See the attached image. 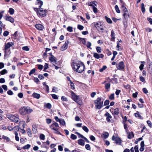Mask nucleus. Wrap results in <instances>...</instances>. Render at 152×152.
<instances>
[{
    "label": "nucleus",
    "instance_id": "2",
    "mask_svg": "<svg viewBox=\"0 0 152 152\" xmlns=\"http://www.w3.org/2000/svg\"><path fill=\"white\" fill-rule=\"evenodd\" d=\"M71 95L72 99L77 104L81 105L82 104V102L79 98V96L77 95L73 91L71 92Z\"/></svg>",
    "mask_w": 152,
    "mask_h": 152
},
{
    "label": "nucleus",
    "instance_id": "15",
    "mask_svg": "<svg viewBox=\"0 0 152 152\" xmlns=\"http://www.w3.org/2000/svg\"><path fill=\"white\" fill-rule=\"evenodd\" d=\"M35 27L37 29L39 30H42L44 28L43 26L41 24H36Z\"/></svg>",
    "mask_w": 152,
    "mask_h": 152
},
{
    "label": "nucleus",
    "instance_id": "34",
    "mask_svg": "<svg viewBox=\"0 0 152 152\" xmlns=\"http://www.w3.org/2000/svg\"><path fill=\"white\" fill-rule=\"evenodd\" d=\"M15 140L18 141L19 140V137L18 136V134L17 132H15Z\"/></svg>",
    "mask_w": 152,
    "mask_h": 152
},
{
    "label": "nucleus",
    "instance_id": "18",
    "mask_svg": "<svg viewBox=\"0 0 152 152\" xmlns=\"http://www.w3.org/2000/svg\"><path fill=\"white\" fill-rule=\"evenodd\" d=\"M78 144L82 146H84L85 145V141L82 139H80L78 140Z\"/></svg>",
    "mask_w": 152,
    "mask_h": 152
},
{
    "label": "nucleus",
    "instance_id": "63",
    "mask_svg": "<svg viewBox=\"0 0 152 152\" xmlns=\"http://www.w3.org/2000/svg\"><path fill=\"white\" fill-rule=\"evenodd\" d=\"M134 149L135 152H139L138 145H136L134 147Z\"/></svg>",
    "mask_w": 152,
    "mask_h": 152
},
{
    "label": "nucleus",
    "instance_id": "26",
    "mask_svg": "<svg viewBox=\"0 0 152 152\" xmlns=\"http://www.w3.org/2000/svg\"><path fill=\"white\" fill-rule=\"evenodd\" d=\"M134 114L136 117H138L139 119H143V118L139 114V112L138 111H137V113H135Z\"/></svg>",
    "mask_w": 152,
    "mask_h": 152
},
{
    "label": "nucleus",
    "instance_id": "10",
    "mask_svg": "<svg viewBox=\"0 0 152 152\" xmlns=\"http://www.w3.org/2000/svg\"><path fill=\"white\" fill-rule=\"evenodd\" d=\"M13 45L12 42H9L7 44H5L4 47V50H7L8 49L10 48Z\"/></svg>",
    "mask_w": 152,
    "mask_h": 152
},
{
    "label": "nucleus",
    "instance_id": "55",
    "mask_svg": "<svg viewBox=\"0 0 152 152\" xmlns=\"http://www.w3.org/2000/svg\"><path fill=\"white\" fill-rule=\"evenodd\" d=\"M22 49L26 51H28L29 50V48L27 46L23 47L22 48Z\"/></svg>",
    "mask_w": 152,
    "mask_h": 152
},
{
    "label": "nucleus",
    "instance_id": "62",
    "mask_svg": "<svg viewBox=\"0 0 152 152\" xmlns=\"http://www.w3.org/2000/svg\"><path fill=\"white\" fill-rule=\"evenodd\" d=\"M83 26L81 25H78L77 26V28L80 30H83Z\"/></svg>",
    "mask_w": 152,
    "mask_h": 152
},
{
    "label": "nucleus",
    "instance_id": "57",
    "mask_svg": "<svg viewBox=\"0 0 152 152\" xmlns=\"http://www.w3.org/2000/svg\"><path fill=\"white\" fill-rule=\"evenodd\" d=\"M46 107L47 108L49 109H50L52 107V106L50 103H48L46 104Z\"/></svg>",
    "mask_w": 152,
    "mask_h": 152
},
{
    "label": "nucleus",
    "instance_id": "31",
    "mask_svg": "<svg viewBox=\"0 0 152 152\" xmlns=\"http://www.w3.org/2000/svg\"><path fill=\"white\" fill-rule=\"evenodd\" d=\"M14 10L13 8H10L9 9V12L10 15H12L14 13Z\"/></svg>",
    "mask_w": 152,
    "mask_h": 152
},
{
    "label": "nucleus",
    "instance_id": "5",
    "mask_svg": "<svg viewBox=\"0 0 152 152\" xmlns=\"http://www.w3.org/2000/svg\"><path fill=\"white\" fill-rule=\"evenodd\" d=\"M94 25L99 31L101 32H103V26L100 23L95 22L94 23Z\"/></svg>",
    "mask_w": 152,
    "mask_h": 152
},
{
    "label": "nucleus",
    "instance_id": "29",
    "mask_svg": "<svg viewBox=\"0 0 152 152\" xmlns=\"http://www.w3.org/2000/svg\"><path fill=\"white\" fill-rule=\"evenodd\" d=\"M141 8L142 12L143 13H144L145 12V9L144 7V4L143 3H142L141 4Z\"/></svg>",
    "mask_w": 152,
    "mask_h": 152
},
{
    "label": "nucleus",
    "instance_id": "6",
    "mask_svg": "<svg viewBox=\"0 0 152 152\" xmlns=\"http://www.w3.org/2000/svg\"><path fill=\"white\" fill-rule=\"evenodd\" d=\"M116 65L118 69L119 70H122L124 67V63L123 61H121L116 64Z\"/></svg>",
    "mask_w": 152,
    "mask_h": 152
},
{
    "label": "nucleus",
    "instance_id": "51",
    "mask_svg": "<svg viewBox=\"0 0 152 152\" xmlns=\"http://www.w3.org/2000/svg\"><path fill=\"white\" fill-rule=\"evenodd\" d=\"M92 8L95 14L97 13L98 12V10L97 8L94 6H93Z\"/></svg>",
    "mask_w": 152,
    "mask_h": 152
},
{
    "label": "nucleus",
    "instance_id": "17",
    "mask_svg": "<svg viewBox=\"0 0 152 152\" xmlns=\"http://www.w3.org/2000/svg\"><path fill=\"white\" fill-rule=\"evenodd\" d=\"M49 60L52 62L54 63L56 62L57 58L55 57L54 56H52V57H50L49 58Z\"/></svg>",
    "mask_w": 152,
    "mask_h": 152
},
{
    "label": "nucleus",
    "instance_id": "22",
    "mask_svg": "<svg viewBox=\"0 0 152 152\" xmlns=\"http://www.w3.org/2000/svg\"><path fill=\"white\" fill-rule=\"evenodd\" d=\"M14 119V120L12 121L14 122L17 123L20 122V120L19 118L18 115L17 114L16 115L15 118Z\"/></svg>",
    "mask_w": 152,
    "mask_h": 152
},
{
    "label": "nucleus",
    "instance_id": "40",
    "mask_svg": "<svg viewBox=\"0 0 152 152\" xmlns=\"http://www.w3.org/2000/svg\"><path fill=\"white\" fill-rule=\"evenodd\" d=\"M109 99L111 100H113L114 99V93L111 94L109 97Z\"/></svg>",
    "mask_w": 152,
    "mask_h": 152
},
{
    "label": "nucleus",
    "instance_id": "33",
    "mask_svg": "<svg viewBox=\"0 0 152 152\" xmlns=\"http://www.w3.org/2000/svg\"><path fill=\"white\" fill-rule=\"evenodd\" d=\"M75 134H77L78 135V137L79 138L81 137L83 139L85 137H84L83 135L80 134L79 133L77 132H75Z\"/></svg>",
    "mask_w": 152,
    "mask_h": 152
},
{
    "label": "nucleus",
    "instance_id": "23",
    "mask_svg": "<svg viewBox=\"0 0 152 152\" xmlns=\"http://www.w3.org/2000/svg\"><path fill=\"white\" fill-rule=\"evenodd\" d=\"M32 96L34 98L37 99H39L40 97V95L39 94L34 92Z\"/></svg>",
    "mask_w": 152,
    "mask_h": 152
},
{
    "label": "nucleus",
    "instance_id": "4",
    "mask_svg": "<svg viewBox=\"0 0 152 152\" xmlns=\"http://www.w3.org/2000/svg\"><path fill=\"white\" fill-rule=\"evenodd\" d=\"M39 8V12H38L37 14L38 16L39 17H44L45 16L48 11L46 9L43 10L42 8H41V7Z\"/></svg>",
    "mask_w": 152,
    "mask_h": 152
},
{
    "label": "nucleus",
    "instance_id": "48",
    "mask_svg": "<svg viewBox=\"0 0 152 152\" xmlns=\"http://www.w3.org/2000/svg\"><path fill=\"white\" fill-rule=\"evenodd\" d=\"M2 138L6 140L7 141H9L10 140V139L8 137L4 135H3L2 136Z\"/></svg>",
    "mask_w": 152,
    "mask_h": 152
},
{
    "label": "nucleus",
    "instance_id": "11",
    "mask_svg": "<svg viewBox=\"0 0 152 152\" xmlns=\"http://www.w3.org/2000/svg\"><path fill=\"white\" fill-rule=\"evenodd\" d=\"M26 107H23L21 108L19 110V112L20 114L22 115H24L26 114Z\"/></svg>",
    "mask_w": 152,
    "mask_h": 152
},
{
    "label": "nucleus",
    "instance_id": "35",
    "mask_svg": "<svg viewBox=\"0 0 152 152\" xmlns=\"http://www.w3.org/2000/svg\"><path fill=\"white\" fill-rule=\"evenodd\" d=\"M147 63L148 64V67H152V62L149 59H147Z\"/></svg>",
    "mask_w": 152,
    "mask_h": 152
},
{
    "label": "nucleus",
    "instance_id": "28",
    "mask_svg": "<svg viewBox=\"0 0 152 152\" xmlns=\"http://www.w3.org/2000/svg\"><path fill=\"white\" fill-rule=\"evenodd\" d=\"M113 114L114 115H118L119 113V110L118 108L114 109V111Z\"/></svg>",
    "mask_w": 152,
    "mask_h": 152
},
{
    "label": "nucleus",
    "instance_id": "12",
    "mask_svg": "<svg viewBox=\"0 0 152 152\" xmlns=\"http://www.w3.org/2000/svg\"><path fill=\"white\" fill-rule=\"evenodd\" d=\"M16 115H13L10 114H8L7 115V117L12 121L14 120Z\"/></svg>",
    "mask_w": 152,
    "mask_h": 152
},
{
    "label": "nucleus",
    "instance_id": "41",
    "mask_svg": "<svg viewBox=\"0 0 152 152\" xmlns=\"http://www.w3.org/2000/svg\"><path fill=\"white\" fill-rule=\"evenodd\" d=\"M91 44L90 42H88L87 44L86 45V46L88 48H89L90 49H92L91 48Z\"/></svg>",
    "mask_w": 152,
    "mask_h": 152
},
{
    "label": "nucleus",
    "instance_id": "50",
    "mask_svg": "<svg viewBox=\"0 0 152 152\" xmlns=\"http://www.w3.org/2000/svg\"><path fill=\"white\" fill-rule=\"evenodd\" d=\"M27 133H28V135L30 137H31V136L32 135V133H31V132L30 130V129L29 128H28V132H27Z\"/></svg>",
    "mask_w": 152,
    "mask_h": 152
},
{
    "label": "nucleus",
    "instance_id": "60",
    "mask_svg": "<svg viewBox=\"0 0 152 152\" xmlns=\"http://www.w3.org/2000/svg\"><path fill=\"white\" fill-rule=\"evenodd\" d=\"M85 39L83 38H81V41L82 42L83 44V45H85L86 43V41L85 40Z\"/></svg>",
    "mask_w": 152,
    "mask_h": 152
},
{
    "label": "nucleus",
    "instance_id": "45",
    "mask_svg": "<svg viewBox=\"0 0 152 152\" xmlns=\"http://www.w3.org/2000/svg\"><path fill=\"white\" fill-rule=\"evenodd\" d=\"M36 69L35 68L32 69L31 70L29 73V75L31 76L32 74H34L35 72Z\"/></svg>",
    "mask_w": 152,
    "mask_h": 152
},
{
    "label": "nucleus",
    "instance_id": "36",
    "mask_svg": "<svg viewBox=\"0 0 152 152\" xmlns=\"http://www.w3.org/2000/svg\"><path fill=\"white\" fill-rule=\"evenodd\" d=\"M31 145L29 144H27L22 147V148L23 149H28L31 147Z\"/></svg>",
    "mask_w": 152,
    "mask_h": 152
},
{
    "label": "nucleus",
    "instance_id": "49",
    "mask_svg": "<svg viewBox=\"0 0 152 152\" xmlns=\"http://www.w3.org/2000/svg\"><path fill=\"white\" fill-rule=\"evenodd\" d=\"M107 68L106 66H104L102 68L99 69V71L100 72H102L105 69Z\"/></svg>",
    "mask_w": 152,
    "mask_h": 152
},
{
    "label": "nucleus",
    "instance_id": "46",
    "mask_svg": "<svg viewBox=\"0 0 152 152\" xmlns=\"http://www.w3.org/2000/svg\"><path fill=\"white\" fill-rule=\"evenodd\" d=\"M59 122L60 124L63 126L65 125V122L64 119H61Z\"/></svg>",
    "mask_w": 152,
    "mask_h": 152
},
{
    "label": "nucleus",
    "instance_id": "58",
    "mask_svg": "<svg viewBox=\"0 0 152 152\" xmlns=\"http://www.w3.org/2000/svg\"><path fill=\"white\" fill-rule=\"evenodd\" d=\"M9 34V32L7 31H6L3 33V35L4 37H6Z\"/></svg>",
    "mask_w": 152,
    "mask_h": 152
},
{
    "label": "nucleus",
    "instance_id": "30",
    "mask_svg": "<svg viewBox=\"0 0 152 152\" xmlns=\"http://www.w3.org/2000/svg\"><path fill=\"white\" fill-rule=\"evenodd\" d=\"M105 19L106 20L107 22L109 23H111L112 22V21L109 18H108L107 16L105 17Z\"/></svg>",
    "mask_w": 152,
    "mask_h": 152
},
{
    "label": "nucleus",
    "instance_id": "8",
    "mask_svg": "<svg viewBox=\"0 0 152 152\" xmlns=\"http://www.w3.org/2000/svg\"><path fill=\"white\" fill-rule=\"evenodd\" d=\"M5 19L7 21H8L11 23H13L14 22V19L11 16L7 15L5 16Z\"/></svg>",
    "mask_w": 152,
    "mask_h": 152
},
{
    "label": "nucleus",
    "instance_id": "13",
    "mask_svg": "<svg viewBox=\"0 0 152 152\" xmlns=\"http://www.w3.org/2000/svg\"><path fill=\"white\" fill-rule=\"evenodd\" d=\"M105 115L106 117V120L108 122L110 121V119L112 118V117L110 114L108 112H106L105 114Z\"/></svg>",
    "mask_w": 152,
    "mask_h": 152
},
{
    "label": "nucleus",
    "instance_id": "38",
    "mask_svg": "<svg viewBox=\"0 0 152 152\" xmlns=\"http://www.w3.org/2000/svg\"><path fill=\"white\" fill-rule=\"evenodd\" d=\"M7 70L5 69H4L0 71V73L1 75H4L7 73Z\"/></svg>",
    "mask_w": 152,
    "mask_h": 152
},
{
    "label": "nucleus",
    "instance_id": "21",
    "mask_svg": "<svg viewBox=\"0 0 152 152\" xmlns=\"http://www.w3.org/2000/svg\"><path fill=\"white\" fill-rule=\"evenodd\" d=\"M109 135V133L107 132H104L102 135L101 137H103L105 139H106L108 138Z\"/></svg>",
    "mask_w": 152,
    "mask_h": 152
},
{
    "label": "nucleus",
    "instance_id": "9",
    "mask_svg": "<svg viewBox=\"0 0 152 152\" xmlns=\"http://www.w3.org/2000/svg\"><path fill=\"white\" fill-rule=\"evenodd\" d=\"M93 56L95 58L98 59L100 58H103L104 57V55L102 54H98L97 53H94Z\"/></svg>",
    "mask_w": 152,
    "mask_h": 152
},
{
    "label": "nucleus",
    "instance_id": "27",
    "mask_svg": "<svg viewBox=\"0 0 152 152\" xmlns=\"http://www.w3.org/2000/svg\"><path fill=\"white\" fill-rule=\"evenodd\" d=\"M115 75H114L113 76V78L111 80L112 81V82L113 83H118V79L116 78H115Z\"/></svg>",
    "mask_w": 152,
    "mask_h": 152
},
{
    "label": "nucleus",
    "instance_id": "64",
    "mask_svg": "<svg viewBox=\"0 0 152 152\" xmlns=\"http://www.w3.org/2000/svg\"><path fill=\"white\" fill-rule=\"evenodd\" d=\"M40 138L41 140H44L45 139V136L43 134H41L40 135Z\"/></svg>",
    "mask_w": 152,
    "mask_h": 152
},
{
    "label": "nucleus",
    "instance_id": "54",
    "mask_svg": "<svg viewBox=\"0 0 152 152\" xmlns=\"http://www.w3.org/2000/svg\"><path fill=\"white\" fill-rule=\"evenodd\" d=\"M85 148L88 150H90L91 149V147L90 145L88 144H87L85 145Z\"/></svg>",
    "mask_w": 152,
    "mask_h": 152
},
{
    "label": "nucleus",
    "instance_id": "14",
    "mask_svg": "<svg viewBox=\"0 0 152 152\" xmlns=\"http://www.w3.org/2000/svg\"><path fill=\"white\" fill-rule=\"evenodd\" d=\"M58 127L59 125L55 121H53V124L50 126V128L53 129H56L55 127Z\"/></svg>",
    "mask_w": 152,
    "mask_h": 152
},
{
    "label": "nucleus",
    "instance_id": "32",
    "mask_svg": "<svg viewBox=\"0 0 152 152\" xmlns=\"http://www.w3.org/2000/svg\"><path fill=\"white\" fill-rule=\"evenodd\" d=\"M96 49L98 53H100L102 52V49L100 47L97 46L96 47Z\"/></svg>",
    "mask_w": 152,
    "mask_h": 152
},
{
    "label": "nucleus",
    "instance_id": "44",
    "mask_svg": "<svg viewBox=\"0 0 152 152\" xmlns=\"http://www.w3.org/2000/svg\"><path fill=\"white\" fill-rule=\"evenodd\" d=\"M82 128L83 130L87 133H88L89 131V130L88 129L86 126H83L82 127Z\"/></svg>",
    "mask_w": 152,
    "mask_h": 152
},
{
    "label": "nucleus",
    "instance_id": "52",
    "mask_svg": "<svg viewBox=\"0 0 152 152\" xmlns=\"http://www.w3.org/2000/svg\"><path fill=\"white\" fill-rule=\"evenodd\" d=\"M147 69L148 72L151 74L152 75V67H147Z\"/></svg>",
    "mask_w": 152,
    "mask_h": 152
},
{
    "label": "nucleus",
    "instance_id": "16",
    "mask_svg": "<svg viewBox=\"0 0 152 152\" xmlns=\"http://www.w3.org/2000/svg\"><path fill=\"white\" fill-rule=\"evenodd\" d=\"M144 141H141L140 143L141 147L140 148V151L141 152L143 151L144 150Z\"/></svg>",
    "mask_w": 152,
    "mask_h": 152
},
{
    "label": "nucleus",
    "instance_id": "43",
    "mask_svg": "<svg viewBox=\"0 0 152 152\" xmlns=\"http://www.w3.org/2000/svg\"><path fill=\"white\" fill-rule=\"evenodd\" d=\"M53 130H54V131H55L54 132V133H55V134H60V135H61V134L60 133V132H59L58 130V128H56V129H53Z\"/></svg>",
    "mask_w": 152,
    "mask_h": 152
},
{
    "label": "nucleus",
    "instance_id": "1",
    "mask_svg": "<svg viewBox=\"0 0 152 152\" xmlns=\"http://www.w3.org/2000/svg\"><path fill=\"white\" fill-rule=\"evenodd\" d=\"M71 65L73 70L79 73L83 72L85 68L84 64L80 61L73 62Z\"/></svg>",
    "mask_w": 152,
    "mask_h": 152
},
{
    "label": "nucleus",
    "instance_id": "61",
    "mask_svg": "<svg viewBox=\"0 0 152 152\" xmlns=\"http://www.w3.org/2000/svg\"><path fill=\"white\" fill-rule=\"evenodd\" d=\"M110 102V101L108 100H106L104 102V105H108Z\"/></svg>",
    "mask_w": 152,
    "mask_h": 152
},
{
    "label": "nucleus",
    "instance_id": "42",
    "mask_svg": "<svg viewBox=\"0 0 152 152\" xmlns=\"http://www.w3.org/2000/svg\"><path fill=\"white\" fill-rule=\"evenodd\" d=\"M105 87L106 89H108L110 88V83H107L105 84Z\"/></svg>",
    "mask_w": 152,
    "mask_h": 152
},
{
    "label": "nucleus",
    "instance_id": "3",
    "mask_svg": "<svg viewBox=\"0 0 152 152\" xmlns=\"http://www.w3.org/2000/svg\"><path fill=\"white\" fill-rule=\"evenodd\" d=\"M101 97H98L97 99L94 101L95 104V107L98 109H100L103 106V101H101Z\"/></svg>",
    "mask_w": 152,
    "mask_h": 152
},
{
    "label": "nucleus",
    "instance_id": "39",
    "mask_svg": "<svg viewBox=\"0 0 152 152\" xmlns=\"http://www.w3.org/2000/svg\"><path fill=\"white\" fill-rule=\"evenodd\" d=\"M115 8L116 11L118 13H120V11L119 8L118 7L117 5H116L115 6Z\"/></svg>",
    "mask_w": 152,
    "mask_h": 152
},
{
    "label": "nucleus",
    "instance_id": "7",
    "mask_svg": "<svg viewBox=\"0 0 152 152\" xmlns=\"http://www.w3.org/2000/svg\"><path fill=\"white\" fill-rule=\"evenodd\" d=\"M69 42L68 40L65 41V43L61 46V50L62 51H64L66 50L68 47V45L69 44Z\"/></svg>",
    "mask_w": 152,
    "mask_h": 152
},
{
    "label": "nucleus",
    "instance_id": "53",
    "mask_svg": "<svg viewBox=\"0 0 152 152\" xmlns=\"http://www.w3.org/2000/svg\"><path fill=\"white\" fill-rule=\"evenodd\" d=\"M67 30L68 31L72 32L73 31V28L71 26H69L67 28Z\"/></svg>",
    "mask_w": 152,
    "mask_h": 152
},
{
    "label": "nucleus",
    "instance_id": "25",
    "mask_svg": "<svg viewBox=\"0 0 152 152\" xmlns=\"http://www.w3.org/2000/svg\"><path fill=\"white\" fill-rule=\"evenodd\" d=\"M123 16L125 20H127L129 16L128 12L124 13L123 14Z\"/></svg>",
    "mask_w": 152,
    "mask_h": 152
},
{
    "label": "nucleus",
    "instance_id": "59",
    "mask_svg": "<svg viewBox=\"0 0 152 152\" xmlns=\"http://www.w3.org/2000/svg\"><path fill=\"white\" fill-rule=\"evenodd\" d=\"M61 100L66 102L68 101L67 99L64 96H62L61 97Z\"/></svg>",
    "mask_w": 152,
    "mask_h": 152
},
{
    "label": "nucleus",
    "instance_id": "20",
    "mask_svg": "<svg viewBox=\"0 0 152 152\" xmlns=\"http://www.w3.org/2000/svg\"><path fill=\"white\" fill-rule=\"evenodd\" d=\"M43 4V2L42 1L40 0H37L36 1V4L39 5V7L40 8L42 7Z\"/></svg>",
    "mask_w": 152,
    "mask_h": 152
},
{
    "label": "nucleus",
    "instance_id": "37",
    "mask_svg": "<svg viewBox=\"0 0 152 152\" xmlns=\"http://www.w3.org/2000/svg\"><path fill=\"white\" fill-rule=\"evenodd\" d=\"M70 138L73 140H75L77 139V137L74 134H72L71 135Z\"/></svg>",
    "mask_w": 152,
    "mask_h": 152
},
{
    "label": "nucleus",
    "instance_id": "24",
    "mask_svg": "<svg viewBox=\"0 0 152 152\" xmlns=\"http://www.w3.org/2000/svg\"><path fill=\"white\" fill-rule=\"evenodd\" d=\"M134 134L132 132H129L127 136V138L128 139H131L134 137Z\"/></svg>",
    "mask_w": 152,
    "mask_h": 152
},
{
    "label": "nucleus",
    "instance_id": "47",
    "mask_svg": "<svg viewBox=\"0 0 152 152\" xmlns=\"http://www.w3.org/2000/svg\"><path fill=\"white\" fill-rule=\"evenodd\" d=\"M52 98L55 99H58V96L55 94H51V95Z\"/></svg>",
    "mask_w": 152,
    "mask_h": 152
},
{
    "label": "nucleus",
    "instance_id": "19",
    "mask_svg": "<svg viewBox=\"0 0 152 152\" xmlns=\"http://www.w3.org/2000/svg\"><path fill=\"white\" fill-rule=\"evenodd\" d=\"M115 141L116 144H119V145H121V140L119 137H116Z\"/></svg>",
    "mask_w": 152,
    "mask_h": 152
},
{
    "label": "nucleus",
    "instance_id": "56",
    "mask_svg": "<svg viewBox=\"0 0 152 152\" xmlns=\"http://www.w3.org/2000/svg\"><path fill=\"white\" fill-rule=\"evenodd\" d=\"M70 84L71 86V88L72 89H74L75 88L74 87L75 86L74 83L72 82L71 81L70 82Z\"/></svg>",
    "mask_w": 152,
    "mask_h": 152
}]
</instances>
